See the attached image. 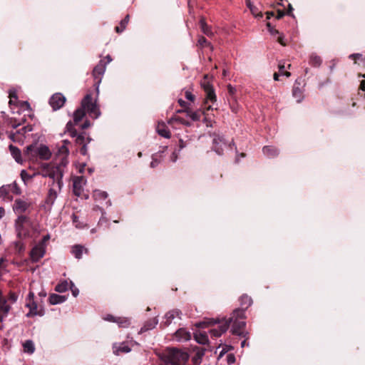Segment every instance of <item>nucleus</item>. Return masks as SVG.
<instances>
[{
    "label": "nucleus",
    "instance_id": "1",
    "mask_svg": "<svg viewBox=\"0 0 365 365\" xmlns=\"http://www.w3.org/2000/svg\"><path fill=\"white\" fill-rule=\"evenodd\" d=\"M86 112L85 108H81L76 109L73 113V122L68 121L66 125V133H68L69 135L72 138H75V142L77 145H81V148L80 149V153L83 155H86L88 154V148L87 145L91 143L92 138L87 135L86 133L82 132L78 134L76 130L74 128V126L78 125V123L83 119L85 116Z\"/></svg>",
    "mask_w": 365,
    "mask_h": 365
},
{
    "label": "nucleus",
    "instance_id": "2",
    "mask_svg": "<svg viewBox=\"0 0 365 365\" xmlns=\"http://www.w3.org/2000/svg\"><path fill=\"white\" fill-rule=\"evenodd\" d=\"M158 356L162 361L169 365H185L190 357L185 350L172 346L166 347Z\"/></svg>",
    "mask_w": 365,
    "mask_h": 365
},
{
    "label": "nucleus",
    "instance_id": "3",
    "mask_svg": "<svg viewBox=\"0 0 365 365\" xmlns=\"http://www.w3.org/2000/svg\"><path fill=\"white\" fill-rule=\"evenodd\" d=\"M68 163V160L65 157L56 163H42L41 171L38 172V174L43 178L63 180L65 168Z\"/></svg>",
    "mask_w": 365,
    "mask_h": 365
},
{
    "label": "nucleus",
    "instance_id": "4",
    "mask_svg": "<svg viewBox=\"0 0 365 365\" xmlns=\"http://www.w3.org/2000/svg\"><path fill=\"white\" fill-rule=\"evenodd\" d=\"M24 154L31 161L48 160L51 157V152L48 146L33 143L26 147Z\"/></svg>",
    "mask_w": 365,
    "mask_h": 365
},
{
    "label": "nucleus",
    "instance_id": "5",
    "mask_svg": "<svg viewBox=\"0 0 365 365\" xmlns=\"http://www.w3.org/2000/svg\"><path fill=\"white\" fill-rule=\"evenodd\" d=\"M232 147H234V149L236 151L237 156L235 159V162L238 163L240 160V157L244 158L245 154L244 153H237V147L235 144L234 143L233 140L232 142L228 143L225 139L224 136L220 134L214 133L212 135V150L216 153L219 155H223L224 149L225 148H230L232 149Z\"/></svg>",
    "mask_w": 365,
    "mask_h": 365
},
{
    "label": "nucleus",
    "instance_id": "6",
    "mask_svg": "<svg viewBox=\"0 0 365 365\" xmlns=\"http://www.w3.org/2000/svg\"><path fill=\"white\" fill-rule=\"evenodd\" d=\"M48 186L49 189L44 201V207L45 209L51 210L62 190L63 182V180L49 179Z\"/></svg>",
    "mask_w": 365,
    "mask_h": 365
},
{
    "label": "nucleus",
    "instance_id": "7",
    "mask_svg": "<svg viewBox=\"0 0 365 365\" xmlns=\"http://www.w3.org/2000/svg\"><path fill=\"white\" fill-rule=\"evenodd\" d=\"M244 319L237 316L234 317L232 312L227 319L224 318V320L225 323H228V327L232 324L231 332L232 334L247 338L249 333L243 330L246 326V322L242 320Z\"/></svg>",
    "mask_w": 365,
    "mask_h": 365
},
{
    "label": "nucleus",
    "instance_id": "8",
    "mask_svg": "<svg viewBox=\"0 0 365 365\" xmlns=\"http://www.w3.org/2000/svg\"><path fill=\"white\" fill-rule=\"evenodd\" d=\"M219 324L220 325L218 326L217 328L210 329L209 330V332L212 337L217 338V337L220 336L222 334L226 332L227 330L228 329V323H225L224 318H222L221 320L218 318L216 319H209L207 321H203V322H200L197 324V326L200 328H204L206 327L207 324Z\"/></svg>",
    "mask_w": 365,
    "mask_h": 365
},
{
    "label": "nucleus",
    "instance_id": "9",
    "mask_svg": "<svg viewBox=\"0 0 365 365\" xmlns=\"http://www.w3.org/2000/svg\"><path fill=\"white\" fill-rule=\"evenodd\" d=\"M81 106L85 108L90 115L98 118L101 115V111L96 102H92V96L88 93L81 101Z\"/></svg>",
    "mask_w": 365,
    "mask_h": 365
},
{
    "label": "nucleus",
    "instance_id": "10",
    "mask_svg": "<svg viewBox=\"0 0 365 365\" xmlns=\"http://www.w3.org/2000/svg\"><path fill=\"white\" fill-rule=\"evenodd\" d=\"M106 63L103 60H101L94 67L92 74L95 79V86L97 95L99 93V85L101 82L102 76L106 71Z\"/></svg>",
    "mask_w": 365,
    "mask_h": 365
},
{
    "label": "nucleus",
    "instance_id": "11",
    "mask_svg": "<svg viewBox=\"0 0 365 365\" xmlns=\"http://www.w3.org/2000/svg\"><path fill=\"white\" fill-rule=\"evenodd\" d=\"M26 301V307L29 309V312L26 314L27 317L43 315V312L38 310L37 304L34 301V294L32 292L29 293Z\"/></svg>",
    "mask_w": 365,
    "mask_h": 365
},
{
    "label": "nucleus",
    "instance_id": "12",
    "mask_svg": "<svg viewBox=\"0 0 365 365\" xmlns=\"http://www.w3.org/2000/svg\"><path fill=\"white\" fill-rule=\"evenodd\" d=\"M240 308L235 309L233 311V316L240 317V318H245V311L252 304V300L250 297L244 294L240 297Z\"/></svg>",
    "mask_w": 365,
    "mask_h": 365
},
{
    "label": "nucleus",
    "instance_id": "13",
    "mask_svg": "<svg viewBox=\"0 0 365 365\" xmlns=\"http://www.w3.org/2000/svg\"><path fill=\"white\" fill-rule=\"evenodd\" d=\"M201 86L203 88L206 94V103L211 102L214 103L217 101V96L215 90L207 78V76L204 77L201 82Z\"/></svg>",
    "mask_w": 365,
    "mask_h": 365
},
{
    "label": "nucleus",
    "instance_id": "14",
    "mask_svg": "<svg viewBox=\"0 0 365 365\" xmlns=\"http://www.w3.org/2000/svg\"><path fill=\"white\" fill-rule=\"evenodd\" d=\"M86 179L84 176H76L73 178V192L77 197H81L86 184Z\"/></svg>",
    "mask_w": 365,
    "mask_h": 365
},
{
    "label": "nucleus",
    "instance_id": "15",
    "mask_svg": "<svg viewBox=\"0 0 365 365\" xmlns=\"http://www.w3.org/2000/svg\"><path fill=\"white\" fill-rule=\"evenodd\" d=\"M46 253V246L36 245L30 252L31 259L33 262H38Z\"/></svg>",
    "mask_w": 365,
    "mask_h": 365
},
{
    "label": "nucleus",
    "instance_id": "16",
    "mask_svg": "<svg viewBox=\"0 0 365 365\" xmlns=\"http://www.w3.org/2000/svg\"><path fill=\"white\" fill-rule=\"evenodd\" d=\"M66 98L60 93L53 94L49 99V104L53 110L60 109L65 103Z\"/></svg>",
    "mask_w": 365,
    "mask_h": 365
},
{
    "label": "nucleus",
    "instance_id": "17",
    "mask_svg": "<svg viewBox=\"0 0 365 365\" xmlns=\"http://www.w3.org/2000/svg\"><path fill=\"white\" fill-rule=\"evenodd\" d=\"M191 339V334L185 329L180 328L174 334V339L180 343L186 342Z\"/></svg>",
    "mask_w": 365,
    "mask_h": 365
},
{
    "label": "nucleus",
    "instance_id": "18",
    "mask_svg": "<svg viewBox=\"0 0 365 365\" xmlns=\"http://www.w3.org/2000/svg\"><path fill=\"white\" fill-rule=\"evenodd\" d=\"M29 207V203L21 199H16L13 205V210L16 214L25 212Z\"/></svg>",
    "mask_w": 365,
    "mask_h": 365
},
{
    "label": "nucleus",
    "instance_id": "19",
    "mask_svg": "<svg viewBox=\"0 0 365 365\" xmlns=\"http://www.w3.org/2000/svg\"><path fill=\"white\" fill-rule=\"evenodd\" d=\"M11 309V307L6 304V300L0 291V322H3Z\"/></svg>",
    "mask_w": 365,
    "mask_h": 365
},
{
    "label": "nucleus",
    "instance_id": "20",
    "mask_svg": "<svg viewBox=\"0 0 365 365\" xmlns=\"http://www.w3.org/2000/svg\"><path fill=\"white\" fill-rule=\"evenodd\" d=\"M70 144L71 142L68 140H63L62 141V144L58 147V155L59 158V161L64 157L68 159V155L69 153L68 145Z\"/></svg>",
    "mask_w": 365,
    "mask_h": 365
},
{
    "label": "nucleus",
    "instance_id": "21",
    "mask_svg": "<svg viewBox=\"0 0 365 365\" xmlns=\"http://www.w3.org/2000/svg\"><path fill=\"white\" fill-rule=\"evenodd\" d=\"M9 149L15 161L19 164H23L24 160L22 158L21 150L12 144L9 145Z\"/></svg>",
    "mask_w": 365,
    "mask_h": 365
},
{
    "label": "nucleus",
    "instance_id": "22",
    "mask_svg": "<svg viewBox=\"0 0 365 365\" xmlns=\"http://www.w3.org/2000/svg\"><path fill=\"white\" fill-rule=\"evenodd\" d=\"M181 314V311L177 309L169 311L165 315V324L166 326H168L172 323L173 320L175 319V318L180 319Z\"/></svg>",
    "mask_w": 365,
    "mask_h": 365
},
{
    "label": "nucleus",
    "instance_id": "23",
    "mask_svg": "<svg viewBox=\"0 0 365 365\" xmlns=\"http://www.w3.org/2000/svg\"><path fill=\"white\" fill-rule=\"evenodd\" d=\"M158 323V319L156 318L150 319L145 322L140 329V332H145L148 330L154 329Z\"/></svg>",
    "mask_w": 365,
    "mask_h": 365
},
{
    "label": "nucleus",
    "instance_id": "24",
    "mask_svg": "<svg viewBox=\"0 0 365 365\" xmlns=\"http://www.w3.org/2000/svg\"><path fill=\"white\" fill-rule=\"evenodd\" d=\"M66 296L59 295L57 294H51L49 296L48 301L51 304L55 305L64 302L66 300Z\"/></svg>",
    "mask_w": 365,
    "mask_h": 365
},
{
    "label": "nucleus",
    "instance_id": "25",
    "mask_svg": "<svg viewBox=\"0 0 365 365\" xmlns=\"http://www.w3.org/2000/svg\"><path fill=\"white\" fill-rule=\"evenodd\" d=\"M29 221V218L20 214L17 219L15 220V227L19 232H21L23 230L24 224Z\"/></svg>",
    "mask_w": 365,
    "mask_h": 365
},
{
    "label": "nucleus",
    "instance_id": "26",
    "mask_svg": "<svg viewBox=\"0 0 365 365\" xmlns=\"http://www.w3.org/2000/svg\"><path fill=\"white\" fill-rule=\"evenodd\" d=\"M262 152L264 155L267 156L268 158H274L279 154V150L277 148L273 147V146H264L262 148Z\"/></svg>",
    "mask_w": 365,
    "mask_h": 365
},
{
    "label": "nucleus",
    "instance_id": "27",
    "mask_svg": "<svg viewBox=\"0 0 365 365\" xmlns=\"http://www.w3.org/2000/svg\"><path fill=\"white\" fill-rule=\"evenodd\" d=\"M113 353L115 355H119L120 353H128L131 351L130 346L125 342L120 344L118 346H113Z\"/></svg>",
    "mask_w": 365,
    "mask_h": 365
},
{
    "label": "nucleus",
    "instance_id": "28",
    "mask_svg": "<svg viewBox=\"0 0 365 365\" xmlns=\"http://www.w3.org/2000/svg\"><path fill=\"white\" fill-rule=\"evenodd\" d=\"M156 130L158 133L165 138H170V133L168 128L166 127V125L163 123L158 124L156 128Z\"/></svg>",
    "mask_w": 365,
    "mask_h": 365
},
{
    "label": "nucleus",
    "instance_id": "29",
    "mask_svg": "<svg viewBox=\"0 0 365 365\" xmlns=\"http://www.w3.org/2000/svg\"><path fill=\"white\" fill-rule=\"evenodd\" d=\"M83 250L86 253L88 252V250L85 249L82 245H76L73 246L71 252L76 259H79L82 257Z\"/></svg>",
    "mask_w": 365,
    "mask_h": 365
},
{
    "label": "nucleus",
    "instance_id": "30",
    "mask_svg": "<svg viewBox=\"0 0 365 365\" xmlns=\"http://www.w3.org/2000/svg\"><path fill=\"white\" fill-rule=\"evenodd\" d=\"M24 351L29 354H32L35 351L34 343L32 340L28 339L23 343Z\"/></svg>",
    "mask_w": 365,
    "mask_h": 365
},
{
    "label": "nucleus",
    "instance_id": "31",
    "mask_svg": "<svg viewBox=\"0 0 365 365\" xmlns=\"http://www.w3.org/2000/svg\"><path fill=\"white\" fill-rule=\"evenodd\" d=\"M185 112L187 114V116L190 118L193 121L200 120L201 114L199 111H192L190 110H178V113Z\"/></svg>",
    "mask_w": 365,
    "mask_h": 365
},
{
    "label": "nucleus",
    "instance_id": "32",
    "mask_svg": "<svg viewBox=\"0 0 365 365\" xmlns=\"http://www.w3.org/2000/svg\"><path fill=\"white\" fill-rule=\"evenodd\" d=\"M200 26L203 34H205L207 36H210L213 34L211 28L207 24L205 19L204 18L200 19Z\"/></svg>",
    "mask_w": 365,
    "mask_h": 365
},
{
    "label": "nucleus",
    "instance_id": "33",
    "mask_svg": "<svg viewBox=\"0 0 365 365\" xmlns=\"http://www.w3.org/2000/svg\"><path fill=\"white\" fill-rule=\"evenodd\" d=\"M196 341L200 344H206L209 342L207 334L205 332H199L195 335Z\"/></svg>",
    "mask_w": 365,
    "mask_h": 365
},
{
    "label": "nucleus",
    "instance_id": "34",
    "mask_svg": "<svg viewBox=\"0 0 365 365\" xmlns=\"http://www.w3.org/2000/svg\"><path fill=\"white\" fill-rule=\"evenodd\" d=\"M204 354L205 351L203 350L197 351L195 353V354L192 357V365H200Z\"/></svg>",
    "mask_w": 365,
    "mask_h": 365
},
{
    "label": "nucleus",
    "instance_id": "35",
    "mask_svg": "<svg viewBox=\"0 0 365 365\" xmlns=\"http://www.w3.org/2000/svg\"><path fill=\"white\" fill-rule=\"evenodd\" d=\"M69 285L70 282H68L66 280H63L56 286L55 290L60 293L65 292L70 288Z\"/></svg>",
    "mask_w": 365,
    "mask_h": 365
},
{
    "label": "nucleus",
    "instance_id": "36",
    "mask_svg": "<svg viewBox=\"0 0 365 365\" xmlns=\"http://www.w3.org/2000/svg\"><path fill=\"white\" fill-rule=\"evenodd\" d=\"M322 61L320 56H317L315 53H312L309 56V64L314 67H319Z\"/></svg>",
    "mask_w": 365,
    "mask_h": 365
},
{
    "label": "nucleus",
    "instance_id": "37",
    "mask_svg": "<svg viewBox=\"0 0 365 365\" xmlns=\"http://www.w3.org/2000/svg\"><path fill=\"white\" fill-rule=\"evenodd\" d=\"M115 323L118 324L119 327L127 328L130 326V321L128 318L126 317H117Z\"/></svg>",
    "mask_w": 365,
    "mask_h": 365
},
{
    "label": "nucleus",
    "instance_id": "38",
    "mask_svg": "<svg viewBox=\"0 0 365 365\" xmlns=\"http://www.w3.org/2000/svg\"><path fill=\"white\" fill-rule=\"evenodd\" d=\"M292 95L296 98L297 103H300L303 99L302 91L299 87L294 86L293 88Z\"/></svg>",
    "mask_w": 365,
    "mask_h": 365
},
{
    "label": "nucleus",
    "instance_id": "39",
    "mask_svg": "<svg viewBox=\"0 0 365 365\" xmlns=\"http://www.w3.org/2000/svg\"><path fill=\"white\" fill-rule=\"evenodd\" d=\"M37 175H38V173H34L33 175H30L25 170H22L21 171V178L24 182L29 180H31Z\"/></svg>",
    "mask_w": 365,
    "mask_h": 365
},
{
    "label": "nucleus",
    "instance_id": "40",
    "mask_svg": "<svg viewBox=\"0 0 365 365\" xmlns=\"http://www.w3.org/2000/svg\"><path fill=\"white\" fill-rule=\"evenodd\" d=\"M197 45L200 47L209 46L212 50L213 49L212 46L207 41L204 36H200L197 41Z\"/></svg>",
    "mask_w": 365,
    "mask_h": 365
},
{
    "label": "nucleus",
    "instance_id": "41",
    "mask_svg": "<svg viewBox=\"0 0 365 365\" xmlns=\"http://www.w3.org/2000/svg\"><path fill=\"white\" fill-rule=\"evenodd\" d=\"M10 185H4L0 187V198L6 197L9 193Z\"/></svg>",
    "mask_w": 365,
    "mask_h": 365
},
{
    "label": "nucleus",
    "instance_id": "42",
    "mask_svg": "<svg viewBox=\"0 0 365 365\" xmlns=\"http://www.w3.org/2000/svg\"><path fill=\"white\" fill-rule=\"evenodd\" d=\"M278 67H279L278 73L281 76H286L287 77H289L291 75L289 72L286 71V66H285L284 63H279Z\"/></svg>",
    "mask_w": 365,
    "mask_h": 365
},
{
    "label": "nucleus",
    "instance_id": "43",
    "mask_svg": "<svg viewBox=\"0 0 365 365\" xmlns=\"http://www.w3.org/2000/svg\"><path fill=\"white\" fill-rule=\"evenodd\" d=\"M73 223L76 228L81 229L84 227L83 223L81 222L77 215L73 214L72 215Z\"/></svg>",
    "mask_w": 365,
    "mask_h": 365
},
{
    "label": "nucleus",
    "instance_id": "44",
    "mask_svg": "<svg viewBox=\"0 0 365 365\" xmlns=\"http://www.w3.org/2000/svg\"><path fill=\"white\" fill-rule=\"evenodd\" d=\"M14 248H15V250L19 253H21L22 252L24 251L25 250V247H24V245L22 242L21 241H16L14 243Z\"/></svg>",
    "mask_w": 365,
    "mask_h": 365
},
{
    "label": "nucleus",
    "instance_id": "45",
    "mask_svg": "<svg viewBox=\"0 0 365 365\" xmlns=\"http://www.w3.org/2000/svg\"><path fill=\"white\" fill-rule=\"evenodd\" d=\"M94 196L96 198L105 200L108 197V193L105 191L96 190Z\"/></svg>",
    "mask_w": 365,
    "mask_h": 365
},
{
    "label": "nucleus",
    "instance_id": "46",
    "mask_svg": "<svg viewBox=\"0 0 365 365\" xmlns=\"http://www.w3.org/2000/svg\"><path fill=\"white\" fill-rule=\"evenodd\" d=\"M33 130V127L31 125H26L17 130V133L24 135L26 133L31 132Z\"/></svg>",
    "mask_w": 365,
    "mask_h": 365
},
{
    "label": "nucleus",
    "instance_id": "47",
    "mask_svg": "<svg viewBox=\"0 0 365 365\" xmlns=\"http://www.w3.org/2000/svg\"><path fill=\"white\" fill-rule=\"evenodd\" d=\"M160 163V161L158 160V155L153 154L152 155V161L150 163V167L154 168L158 166Z\"/></svg>",
    "mask_w": 365,
    "mask_h": 365
},
{
    "label": "nucleus",
    "instance_id": "48",
    "mask_svg": "<svg viewBox=\"0 0 365 365\" xmlns=\"http://www.w3.org/2000/svg\"><path fill=\"white\" fill-rule=\"evenodd\" d=\"M70 289L73 296L76 297L79 294V290L77 287H75L74 284L71 281L70 282Z\"/></svg>",
    "mask_w": 365,
    "mask_h": 365
},
{
    "label": "nucleus",
    "instance_id": "49",
    "mask_svg": "<svg viewBox=\"0 0 365 365\" xmlns=\"http://www.w3.org/2000/svg\"><path fill=\"white\" fill-rule=\"evenodd\" d=\"M267 26L268 30H269V33L271 34V35H272L274 36H277V35H279V31H277V29H274L271 26L270 23H267Z\"/></svg>",
    "mask_w": 365,
    "mask_h": 365
},
{
    "label": "nucleus",
    "instance_id": "50",
    "mask_svg": "<svg viewBox=\"0 0 365 365\" xmlns=\"http://www.w3.org/2000/svg\"><path fill=\"white\" fill-rule=\"evenodd\" d=\"M8 299L11 301L12 303H14L18 299V294L16 292H10Z\"/></svg>",
    "mask_w": 365,
    "mask_h": 365
},
{
    "label": "nucleus",
    "instance_id": "51",
    "mask_svg": "<svg viewBox=\"0 0 365 365\" xmlns=\"http://www.w3.org/2000/svg\"><path fill=\"white\" fill-rule=\"evenodd\" d=\"M128 21H129V15H127L124 19H123L120 24V27H121V29H120V31H123L125 27H126V25L128 23Z\"/></svg>",
    "mask_w": 365,
    "mask_h": 365
},
{
    "label": "nucleus",
    "instance_id": "52",
    "mask_svg": "<svg viewBox=\"0 0 365 365\" xmlns=\"http://www.w3.org/2000/svg\"><path fill=\"white\" fill-rule=\"evenodd\" d=\"M276 37H277V41L281 45H282V46H285L286 45V41H285L284 36L281 33H279V35H277Z\"/></svg>",
    "mask_w": 365,
    "mask_h": 365
},
{
    "label": "nucleus",
    "instance_id": "53",
    "mask_svg": "<svg viewBox=\"0 0 365 365\" xmlns=\"http://www.w3.org/2000/svg\"><path fill=\"white\" fill-rule=\"evenodd\" d=\"M180 151L174 150L170 156V160L172 162L175 163L178 158V154Z\"/></svg>",
    "mask_w": 365,
    "mask_h": 365
},
{
    "label": "nucleus",
    "instance_id": "54",
    "mask_svg": "<svg viewBox=\"0 0 365 365\" xmlns=\"http://www.w3.org/2000/svg\"><path fill=\"white\" fill-rule=\"evenodd\" d=\"M176 121H178L179 123H180L181 124H183V125H185L187 126H190V123H189L188 121L185 120V119H183L182 118H180V117H177L175 118H174Z\"/></svg>",
    "mask_w": 365,
    "mask_h": 365
},
{
    "label": "nucleus",
    "instance_id": "55",
    "mask_svg": "<svg viewBox=\"0 0 365 365\" xmlns=\"http://www.w3.org/2000/svg\"><path fill=\"white\" fill-rule=\"evenodd\" d=\"M227 364H228L229 365L232 364H233V363H235V356H234L233 354H228V355L227 356Z\"/></svg>",
    "mask_w": 365,
    "mask_h": 365
},
{
    "label": "nucleus",
    "instance_id": "56",
    "mask_svg": "<svg viewBox=\"0 0 365 365\" xmlns=\"http://www.w3.org/2000/svg\"><path fill=\"white\" fill-rule=\"evenodd\" d=\"M50 239V235H46L45 236H43V237L42 238V240H41V242H39L38 244V245H41L43 246H46V242Z\"/></svg>",
    "mask_w": 365,
    "mask_h": 365
},
{
    "label": "nucleus",
    "instance_id": "57",
    "mask_svg": "<svg viewBox=\"0 0 365 365\" xmlns=\"http://www.w3.org/2000/svg\"><path fill=\"white\" fill-rule=\"evenodd\" d=\"M185 98L190 101H193L195 100V96L190 91L185 92Z\"/></svg>",
    "mask_w": 365,
    "mask_h": 365
},
{
    "label": "nucleus",
    "instance_id": "58",
    "mask_svg": "<svg viewBox=\"0 0 365 365\" xmlns=\"http://www.w3.org/2000/svg\"><path fill=\"white\" fill-rule=\"evenodd\" d=\"M349 58L351 59H361L362 58V54L361 53H352L351 55H349Z\"/></svg>",
    "mask_w": 365,
    "mask_h": 365
},
{
    "label": "nucleus",
    "instance_id": "59",
    "mask_svg": "<svg viewBox=\"0 0 365 365\" xmlns=\"http://www.w3.org/2000/svg\"><path fill=\"white\" fill-rule=\"evenodd\" d=\"M187 142H185L182 139H180L179 140V149H178V151H180L182 148H185L187 146Z\"/></svg>",
    "mask_w": 365,
    "mask_h": 365
},
{
    "label": "nucleus",
    "instance_id": "60",
    "mask_svg": "<svg viewBox=\"0 0 365 365\" xmlns=\"http://www.w3.org/2000/svg\"><path fill=\"white\" fill-rule=\"evenodd\" d=\"M116 318L117 317H115L111 314H108L106 317H104V319L108 322H115Z\"/></svg>",
    "mask_w": 365,
    "mask_h": 365
},
{
    "label": "nucleus",
    "instance_id": "61",
    "mask_svg": "<svg viewBox=\"0 0 365 365\" xmlns=\"http://www.w3.org/2000/svg\"><path fill=\"white\" fill-rule=\"evenodd\" d=\"M9 98L11 99L14 98V99H15V101L18 100V96H17V94L15 91H12V90L9 91Z\"/></svg>",
    "mask_w": 365,
    "mask_h": 365
},
{
    "label": "nucleus",
    "instance_id": "62",
    "mask_svg": "<svg viewBox=\"0 0 365 365\" xmlns=\"http://www.w3.org/2000/svg\"><path fill=\"white\" fill-rule=\"evenodd\" d=\"M21 107L22 108H26L27 110L31 109L30 104L27 101H23L21 103Z\"/></svg>",
    "mask_w": 365,
    "mask_h": 365
},
{
    "label": "nucleus",
    "instance_id": "63",
    "mask_svg": "<svg viewBox=\"0 0 365 365\" xmlns=\"http://www.w3.org/2000/svg\"><path fill=\"white\" fill-rule=\"evenodd\" d=\"M227 90L230 95H233L236 91L235 88L232 86L231 85H228Z\"/></svg>",
    "mask_w": 365,
    "mask_h": 365
},
{
    "label": "nucleus",
    "instance_id": "64",
    "mask_svg": "<svg viewBox=\"0 0 365 365\" xmlns=\"http://www.w3.org/2000/svg\"><path fill=\"white\" fill-rule=\"evenodd\" d=\"M90 122L89 120H86L81 125V129L84 130V129H86L87 128H88L90 126Z\"/></svg>",
    "mask_w": 365,
    "mask_h": 365
}]
</instances>
